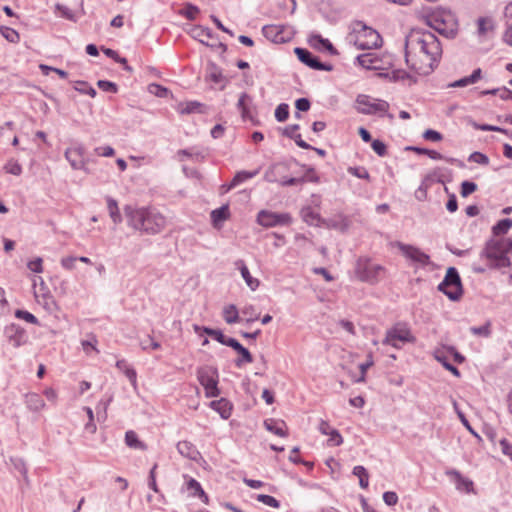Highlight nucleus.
Segmentation results:
<instances>
[{
	"label": "nucleus",
	"instance_id": "f257e3e1",
	"mask_svg": "<svg viewBox=\"0 0 512 512\" xmlns=\"http://www.w3.org/2000/svg\"><path fill=\"white\" fill-rule=\"evenodd\" d=\"M441 55V44L430 31L414 29L407 35L405 61L415 73L430 74L438 64Z\"/></svg>",
	"mask_w": 512,
	"mask_h": 512
},
{
	"label": "nucleus",
	"instance_id": "f03ea898",
	"mask_svg": "<svg viewBox=\"0 0 512 512\" xmlns=\"http://www.w3.org/2000/svg\"><path fill=\"white\" fill-rule=\"evenodd\" d=\"M124 213L127 225L142 234L155 235L161 233L169 224V219L154 206H125Z\"/></svg>",
	"mask_w": 512,
	"mask_h": 512
},
{
	"label": "nucleus",
	"instance_id": "7ed1b4c3",
	"mask_svg": "<svg viewBox=\"0 0 512 512\" xmlns=\"http://www.w3.org/2000/svg\"><path fill=\"white\" fill-rule=\"evenodd\" d=\"M426 24L445 37L452 38L457 34L458 22L450 11L436 9L426 16Z\"/></svg>",
	"mask_w": 512,
	"mask_h": 512
},
{
	"label": "nucleus",
	"instance_id": "20e7f679",
	"mask_svg": "<svg viewBox=\"0 0 512 512\" xmlns=\"http://www.w3.org/2000/svg\"><path fill=\"white\" fill-rule=\"evenodd\" d=\"M348 39L350 43H353L358 49L362 50L377 49L382 44L380 34L362 23H356L353 26Z\"/></svg>",
	"mask_w": 512,
	"mask_h": 512
},
{
	"label": "nucleus",
	"instance_id": "39448f33",
	"mask_svg": "<svg viewBox=\"0 0 512 512\" xmlns=\"http://www.w3.org/2000/svg\"><path fill=\"white\" fill-rule=\"evenodd\" d=\"M384 272L385 268L382 265L374 263L368 258H359L357 260L355 274L363 282L376 283Z\"/></svg>",
	"mask_w": 512,
	"mask_h": 512
},
{
	"label": "nucleus",
	"instance_id": "423d86ee",
	"mask_svg": "<svg viewBox=\"0 0 512 512\" xmlns=\"http://www.w3.org/2000/svg\"><path fill=\"white\" fill-rule=\"evenodd\" d=\"M197 379L205 390L207 398L217 397L220 394L218 388L219 374L216 368L204 366L197 370Z\"/></svg>",
	"mask_w": 512,
	"mask_h": 512
},
{
	"label": "nucleus",
	"instance_id": "0eeeda50",
	"mask_svg": "<svg viewBox=\"0 0 512 512\" xmlns=\"http://www.w3.org/2000/svg\"><path fill=\"white\" fill-rule=\"evenodd\" d=\"M416 338L405 324H397L386 332L383 344L401 348L406 343H414Z\"/></svg>",
	"mask_w": 512,
	"mask_h": 512
},
{
	"label": "nucleus",
	"instance_id": "6e6552de",
	"mask_svg": "<svg viewBox=\"0 0 512 512\" xmlns=\"http://www.w3.org/2000/svg\"><path fill=\"white\" fill-rule=\"evenodd\" d=\"M439 290L453 301L461 298L463 289L460 276L455 268L451 267L447 270L444 280L439 285Z\"/></svg>",
	"mask_w": 512,
	"mask_h": 512
},
{
	"label": "nucleus",
	"instance_id": "1a4fd4ad",
	"mask_svg": "<svg viewBox=\"0 0 512 512\" xmlns=\"http://www.w3.org/2000/svg\"><path fill=\"white\" fill-rule=\"evenodd\" d=\"M481 257L489 261V268L509 267L511 264L510 259L502 252L498 240L488 242Z\"/></svg>",
	"mask_w": 512,
	"mask_h": 512
},
{
	"label": "nucleus",
	"instance_id": "9d476101",
	"mask_svg": "<svg viewBox=\"0 0 512 512\" xmlns=\"http://www.w3.org/2000/svg\"><path fill=\"white\" fill-rule=\"evenodd\" d=\"M392 246L397 248L414 265L424 267L430 263V256L416 246L404 244L400 241L392 243Z\"/></svg>",
	"mask_w": 512,
	"mask_h": 512
},
{
	"label": "nucleus",
	"instance_id": "9b49d317",
	"mask_svg": "<svg viewBox=\"0 0 512 512\" xmlns=\"http://www.w3.org/2000/svg\"><path fill=\"white\" fill-rule=\"evenodd\" d=\"M262 32L268 40L277 44L289 42L294 37V30L289 25H266L263 27Z\"/></svg>",
	"mask_w": 512,
	"mask_h": 512
},
{
	"label": "nucleus",
	"instance_id": "f8f14e48",
	"mask_svg": "<svg viewBox=\"0 0 512 512\" xmlns=\"http://www.w3.org/2000/svg\"><path fill=\"white\" fill-rule=\"evenodd\" d=\"M357 110L362 114L387 113L389 103L384 100L374 99L367 95H359L356 99Z\"/></svg>",
	"mask_w": 512,
	"mask_h": 512
},
{
	"label": "nucleus",
	"instance_id": "ddd939ff",
	"mask_svg": "<svg viewBox=\"0 0 512 512\" xmlns=\"http://www.w3.org/2000/svg\"><path fill=\"white\" fill-rule=\"evenodd\" d=\"M290 222L291 216L287 213H275L268 210H261L257 215V223L265 228L288 225Z\"/></svg>",
	"mask_w": 512,
	"mask_h": 512
},
{
	"label": "nucleus",
	"instance_id": "4468645a",
	"mask_svg": "<svg viewBox=\"0 0 512 512\" xmlns=\"http://www.w3.org/2000/svg\"><path fill=\"white\" fill-rule=\"evenodd\" d=\"M237 108L240 111L241 117L244 121H250L253 124L257 123L256 109L253 105L251 96L246 93L241 94L238 99Z\"/></svg>",
	"mask_w": 512,
	"mask_h": 512
},
{
	"label": "nucleus",
	"instance_id": "2eb2a0df",
	"mask_svg": "<svg viewBox=\"0 0 512 512\" xmlns=\"http://www.w3.org/2000/svg\"><path fill=\"white\" fill-rule=\"evenodd\" d=\"M65 157L76 170H84L86 168V160L84 157V148L80 145L70 147L65 152Z\"/></svg>",
	"mask_w": 512,
	"mask_h": 512
},
{
	"label": "nucleus",
	"instance_id": "dca6fc26",
	"mask_svg": "<svg viewBox=\"0 0 512 512\" xmlns=\"http://www.w3.org/2000/svg\"><path fill=\"white\" fill-rule=\"evenodd\" d=\"M5 335L13 347H19L26 342L24 329L16 324H11L5 328Z\"/></svg>",
	"mask_w": 512,
	"mask_h": 512
},
{
	"label": "nucleus",
	"instance_id": "f3484780",
	"mask_svg": "<svg viewBox=\"0 0 512 512\" xmlns=\"http://www.w3.org/2000/svg\"><path fill=\"white\" fill-rule=\"evenodd\" d=\"M321 434L328 436V445L339 446L343 442L340 433L333 428L327 421L321 420L318 427Z\"/></svg>",
	"mask_w": 512,
	"mask_h": 512
},
{
	"label": "nucleus",
	"instance_id": "a211bd4d",
	"mask_svg": "<svg viewBox=\"0 0 512 512\" xmlns=\"http://www.w3.org/2000/svg\"><path fill=\"white\" fill-rule=\"evenodd\" d=\"M357 62L360 66L371 70H381L383 67V60L376 53H365L357 57Z\"/></svg>",
	"mask_w": 512,
	"mask_h": 512
},
{
	"label": "nucleus",
	"instance_id": "6ab92c4d",
	"mask_svg": "<svg viewBox=\"0 0 512 512\" xmlns=\"http://www.w3.org/2000/svg\"><path fill=\"white\" fill-rule=\"evenodd\" d=\"M446 475L455 483L456 488L460 491L470 493L473 491V482L462 476V474L454 469L448 470Z\"/></svg>",
	"mask_w": 512,
	"mask_h": 512
},
{
	"label": "nucleus",
	"instance_id": "aec40b11",
	"mask_svg": "<svg viewBox=\"0 0 512 512\" xmlns=\"http://www.w3.org/2000/svg\"><path fill=\"white\" fill-rule=\"evenodd\" d=\"M184 485L189 496L199 497L204 503H208V496L201 487V484L192 477L184 476Z\"/></svg>",
	"mask_w": 512,
	"mask_h": 512
},
{
	"label": "nucleus",
	"instance_id": "412c9836",
	"mask_svg": "<svg viewBox=\"0 0 512 512\" xmlns=\"http://www.w3.org/2000/svg\"><path fill=\"white\" fill-rule=\"evenodd\" d=\"M295 54L297 55L298 59L305 63L307 66L316 69V70H325L326 67L324 64H322L316 57L312 55L311 52L304 48H295L294 50Z\"/></svg>",
	"mask_w": 512,
	"mask_h": 512
},
{
	"label": "nucleus",
	"instance_id": "4be33fe9",
	"mask_svg": "<svg viewBox=\"0 0 512 512\" xmlns=\"http://www.w3.org/2000/svg\"><path fill=\"white\" fill-rule=\"evenodd\" d=\"M24 402L28 410L32 412H41L45 409L46 403L42 396L35 392L26 393Z\"/></svg>",
	"mask_w": 512,
	"mask_h": 512
},
{
	"label": "nucleus",
	"instance_id": "5701e85b",
	"mask_svg": "<svg viewBox=\"0 0 512 512\" xmlns=\"http://www.w3.org/2000/svg\"><path fill=\"white\" fill-rule=\"evenodd\" d=\"M264 427L271 433L279 437L288 436V428L285 421L280 419L269 418L264 421Z\"/></svg>",
	"mask_w": 512,
	"mask_h": 512
},
{
	"label": "nucleus",
	"instance_id": "b1692460",
	"mask_svg": "<svg viewBox=\"0 0 512 512\" xmlns=\"http://www.w3.org/2000/svg\"><path fill=\"white\" fill-rule=\"evenodd\" d=\"M236 268L240 271L245 283L247 286L252 290L255 291L259 285L260 281L257 278L252 277L250 274V271L248 267L246 266L245 262L243 260H237L235 262Z\"/></svg>",
	"mask_w": 512,
	"mask_h": 512
},
{
	"label": "nucleus",
	"instance_id": "393cba45",
	"mask_svg": "<svg viewBox=\"0 0 512 512\" xmlns=\"http://www.w3.org/2000/svg\"><path fill=\"white\" fill-rule=\"evenodd\" d=\"M230 218V210L228 205L215 209L211 212V220L213 226L220 229L223 223Z\"/></svg>",
	"mask_w": 512,
	"mask_h": 512
},
{
	"label": "nucleus",
	"instance_id": "a878e982",
	"mask_svg": "<svg viewBox=\"0 0 512 512\" xmlns=\"http://www.w3.org/2000/svg\"><path fill=\"white\" fill-rule=\"evenodd\" d=\"M210 407L218 412L223 419H228L232 414V404L225 398L212 401Z\"/></svg>",
	"mask_w": 512,
	"mask_h": 512
},
{
	"label": "nucleus",
	"instance_id": "bb28decb",
	"mask_svg": "<svg viewBox=\"0 0 512 512\" xmlns=\"http://www.w3.org/2000/svg\"><path fill=\"white\" fill-rule=\"evenodd\" d=\"M116 367L128 378L133 388L137 389L136 370L125 359L118 360Z\"/></svg>",
	"mask_w": 512,
	"mask_h": 512
},
{
	"label": "nucleus",
	"instance_id": "cd10ccee",
	"mask_svg": "<svg viewBox=\"0 0 512 512\" xmlns=\"http://www.w3.org/2000/svg\"><path fill=\"white\" fill-rule=\"evenodd\" d=\"M506 32L504 34V40L507 44L512 46V2L506 5L504 10Z\"/></svg>",
	"mask_w": 512,
	"mask_h": 512
},
{
	"label": "nucleus",
	"instance_id": "c85d7f7f",
	"mask_svg": "<svg viewBox=\"0 0 512 512\" xmlns=\"http://www.w3.org/2000/svg\"><path fill=\"white\" fill-rule=\"evenodd\" d=\"M258 173H259V170L237 172L236 175L233 177L232 181L230 182L227 190H230V189L240 185L241 183L255 177L256 175H258Z\"/></svg>",
	"mask_w": 512,
	"mask_h": 512
},
{
	"label": "nucleus",
	"instance_id": "c756f323",
	"mask_svg": "<svg viewBox=\"0 0 512 512\" xmlns=\"http://www.w3.org/2000/svg\"><path fill=\"white\" fill-rule=\"evenodd\" d=\"M125 443L128 447L137 450H146L147 446L144 442L140 441L136 432L130 430L125 434Z\"/></svg>",
	"mask_w": 512,
	"mask_h": 512
},
{
	"label": "nucleus",
	"instance_id": "7c9ffc66",
	"mask_svg": "<svg viewBox=\"0 0 512 512\" xmlns=\"http://www.w3.org/2000/svg\"><path fill=\"white\" fill-rule=\"evenodd\" d=\"M106 201H107V209H108L109 215H110L113 223L119 224L122 221V217L120 214V210H119L117 201L110 197H107Z\"/></svg>",
	"mask_w": 512,
	"mask_h": 512
},
{
	"label": "nucleus",
	"instance_id": "2f4dec72",
	"mask_svg": "<svg viewBox=\"0 0 512 512\" xmlns=\"http://www.w3.org/2000/svg\"><path fill=\"white\" fill-rule=\"evenodd\" d=\"M177 450L181 455L191 459H194L197 454V450L195 449L194 445L188 441L178 442Z\"/></svg>",
	"mask_w": 512,
	"mask_h": 512
},
{
	"label": "nucleus",
	"instance_id": "473e14b6",
	"mask_svg": "<svg viewBox=\"0 0 512 512\" xmlns=\"http://www.w3.org/2000/svg\"><path fill=\"white\" fill-rule=\"evenodd\" d=\"M481 78V69L478 68L474 70V72L467 77H464L458 81H455L453 84H451L452 87H464L470 84L476 83Z\"/></svg>",
	"mask_w": 512,
	"mask_h": 512
},
{
	"label": "nucleus",
	"instance_id": "72a5a7b5",
	"mask_svg": "<svg viewBox=\"0 0 512 512\" xmlns=\"http://www.w3.org/2000/svg\"><path fill=\"white\" fill-rule=\"evenodd\" d=\"M481 78V69L478 68L474 70V72L467 77H464L458 81H455L453 84H451L452 87H464L470 84L476 83Z\"/></svg>",
	"mask_w": 512,
	"mask_h": 512
},
{
	"label": "nucleus",
	"instance_id": "f704fd0d",
	"mask_svg": "<svg viewBox=\"0 0 512 512\" xmlns=\"http://www.w3.org/2000/svg\"><path fill=\"white\" fill-rule=\"evenodd\" d=\"M190 35L201 43H206L211 38L210 31L202 26H194L190 30Z\"/></svg>",
	"mask_w": 512,
	"mask_h": 512
},
{
	"label": "nucleus",
	"instance_id": "c9c22d12",
	"mask_svg": "<svg viewBox=\"0 0 512 512\" xmlns=\"http://www.w3.org/2000/svg\"><path fill=\"white\" fill-rule=\"evenodd\" d=\"M223 318L228 324L239 321V311L235 305H227L223 308Z\"/></svg>",
	"mask_w": 512,
	"mask_h": 512
},
{
	"label": "nucleus",
	"instance_id": "e433bc0d",
	"mask_svg": "<svg viewBox=\"0 0 512 512\" xmlns=\"http://www.w3.org/2000/svg\"><path fill=\"white\" fill-rule=\"evenodd\" d=\"M353 474L358 477L359 485L361 488L366 489L369 485V475L367 470L363 466H355L353 468Z\"/></svg>",
	"mask_w": 512,
	"mask_h": 512
},
{
	"label": "nucleus",
	"instance_id": "4c0bfd02",
	"mask_svg": "<svg viewBox=\"0 0 512 512\" xmlns=\"http://www.w3.org/2000/svg\"><path fill=\"white\" fill-rule=\"evenodd\" d=\"M241 313L247 322H253L259 319L260 313L257 311L256 307L252 304L245 305Z\"/></svg>",
	"mask_w": 512,
	"mask_h": 512
},
{
	"label": "nucleus",
	"instance_id": "58836bf2",
	"mask_svg": "<svg viewBox=\"0 0 512 512\" xmlns=\"http://www.w3.org/2000/svg\"><path fill=\"white\" fill-rule=\"evenodd\" d=\"M4 171L8 174H12L15 176H19L22 173V166L20 163L15 159H9L4 167Z\"/></svg>",
	"mask_w": 512,
	"mask_h": 512
},
{
	"label": "nucleus",
	"instance_id": "ea45409f",
	"mask_svg": "<svg viewBox=\"0 0 512 512\" xmlns=\"http://www.w3.org/2000/svg\"><path fill=\"white\" fill-rule=\"evenodd\" d=\"M512 228V220L511 219H503L500 220L494 227L493 233L495 235H501L508 232V230Z\"/></svg>",
	"mask_w": 512,
	"mask_h": 512
},
{
	"label": "nucleus",
	"instance_id": "a19ab883",
	"mask_svg": "<svg viewBox=\"0 0 512 512\" xmlns=\"http://www.w3.org/2000/svg\"><path fill=\"white\" fill-rule=\"evenodd\" d=\"M494 28L493 21L490 18H480L478 20V32L481 35H485L491 32Z\"/></svg>",
	"mask_w": 512,
	"mask_h": 512
},
{
	"label": "nucleus",
	"instance_id": "79ce46f5",
	"mask_svg": "<svg viewBox=\"0 0 512 512\" xmlns=\"http://www.w3.org/2000/svg\"><path fill=\"white\" fill-rule=\"evenodd\" d=\"M289 117V106L287 104H280L277 106L275 110V118L279 122H284Z\"/></svg>",
	"mask_w": 512,
	"mask_h": 512
},
{
	"label": "nucleus",
	"instance_id": "37998d69",
	"mask_svg": "<svg viewBox=\"0 0 512 512\" xmlns=\"http://www.w3.org/2000/svg\"><path fill=\"white\" fill-rule=\"evenodd\" d=\"M256 499L259 502L263 503L264 505H267L272 508H279V506H280L279 501L270 495L259 494V495H257Z\"/></svg>",
	"mask_w": 512,
	"mask_h": 512
},
{
	"label": "nucleus",
	"instance_id": "c03bdc74",
	"mask_svg": "<svg viewBox=\"0 0 512 512\" xmlns=\"http://www.w3.org/2000/svg\"><path fill=\"white\" fill-rule=\"evenodd\" d=\"M241 358L236 361V366L240 367L243 363H252L253 357L248 349H246L244 346L240 348L238 351Z\"/></svg>",
	"mask_w": 512,
	"mask_h": 512
},
{
	"label": "nucleus",
	"instance_id": "a18cd8bd",
	"mask_svg": "<svg viewBox=\"0 0 512 512\" xmlns=\"http://www.w3.org/2000/svg\"><path fill=\"white\" fill-rule=\"evenodd\" d=\"M416 153L418 154H423V155H426L428 156L429 158L433 159V160H441L443 159V156L441 153L435 151V150H430V149H426V148H412Z\"/></svg>",
	"mask_w": 512,
	"mask_h": 512
},
{
	"label": "nucleus",
	"instance_id": "49530a36",
	"mask_svg": "<svg viewBox=\"0 0 512 512\" xmlns=\"http://www.w3.org/2000/svg\"><path fill=\"white\" fill-rule=\"evenodd\" d=\"M477 189V185L474 182L464 181L461 184L460 194L462 197H467L470 194L474 193Z\"/></svg>",
	"mask_w": 512,
	"mask_h": 512
},
{
	"label": "nucleus",
	"instance_id": "de8ad7c7",
	"mask_svg": "<svg viewBox=\"0 0 512 512\" xmlns=\"http://www.w3.org/2000/svg\"><path fill=\"white\" fill-rule=\"evenodd\" d=\"M2 35L4 38H6L11 43H17L20 39V36L16 30L13 28H4L2 30Z\"/></svg>",
	"mask_w": 512,
	"mask_h": 512
},
{
	"label": "nucleus",
	"instance_id": "09e8293b",
	"mask_svg": "<svg viewBox=\"0 0 512 512\" xmlns=\"http://www.w3.org/2000/svg\"><path fill=\"white\" fill-rule=\"evenodd\" d=\"M373 364L374 362L372 356L369 355L368 360L359 366L361 375L358 379L355 380V382H364L366 379V372L371 366H373Z\"/></svg>",
	"mask_w": 512,
	"mask_h": 512
},
{
	"label": "nucleus",
	"instance_id": "8fccbe9b",
	"mask_svg": "<svg viewBox=\"0 0 512 512\" xmlns=\"http://www.w3.org/2000/svg\"><path fill=\"white\" fill-rule=\"evenodd\" d=\"M469 161L477 163V164H481V165H488L489 164V158L485 154H483L481 152H473L469 156Z\"/></svg>",
	"mask_w": 512,
	"mask_h": 512
},
{
	"label": "nucleus",
	"instance_id": "3c124183",
	"mask_svg": "<svg viewBox=\"0 0 512 512\" xmlns=\"http://www.w3.org/2000/svg\"><path fill=\"white\" fill-rule=\"evenodd\" d=\"M470 331L477 336L488 337L491 333L490 322L485 323L480 327H472Z\"/></svg>",
	"mask_w": 512,
	"mask_h": 512
},
{
	"label": "nucleus",
	"instance_id": "603ef678",
	"mask_svg": "<svg viewBox=\"0 0 512 512\" xmlns=\"http://www.w3.org/2000/svg\"><path fill=\"white\" fill-rule=\"evenodd\" d=\"M348 173L361 179H369L370 177L368 171L364 167H349Z\"/></svg>",
	"mask_w": 512,
	"mask_h": 512
},
{
	"label": "nucleus",
	"instance_id": "864d4df0",
	"mask_svg": "<svg viewBox=\"0 0 512 512\" xmlns=\"http://www.w3.org/2000/svg\"><path fill=\"white\" fill-rule=\"evenodd\" d=\"M423 138L428 141L439 142L443 139V136L436 130L428 129L423 133Z\"/></svg>",
	"mask_w": 512,
	"mask_h": 512
},
{
	"label": "nucleus",
	"instance_id": "5fc2aeb1",
	"mask_svg": "<svg viewBox=\"0 0 512 512\" xmlns=\"http://www.w3.org/2000/svg\"><path fill=\"white\" fill-rule=\"evenodd\" d=\"M78 261V258L77 257H74V256H66V257H63L60 261L61 263V266L65 269V270H73L76 266V262Z\"/></svg>",
	"mask_w": 512,
	"mask_h": 512
},
{
	"label": "nucleus",
	"instance_id": "6e6d98bb",
	"mask_svg": "<svg viewBox=\"0 0 512 512\" xmlns=\"http://www.w3.org/2000/svg\"><path fill=\"white\" fill-rule=\"evenodd\" d=\"M94 153L100 157H112L115 150L111 146H101L94 149Z\"/></svg>",
	"mask_w": 512,
	"mask_h": 512
},
{
	"label": "nucleus",
	"instance_id": "4d7b16f0",
	"mask_svg": "<svg viewBox=\"0 0 512 512\" xmlns=\"http://www.w3.org/2000/svg\"><path fill=\"white\" fill-rule=\"evenodd\" d=\"M371 147L374 150V152L379 156H385L387 153V147L386 145L380 141V140H374L371 143Z\"/></svg>",
	"mask_w": 512,
	"mask_h": 512
},
{
	"label": "nucleus",
	"instance_id": "13d9d810",
	"mask_svg": "<svg viewBox=\"0 0 512 512\" xmlns=\"http://www.w3.org/2000/svg\"><path fill=\"white\" fill-rule=\"evenodd\" d=\"M97 85L101 90L105 92L116 93L118 90L117 85L115 83L106 80H99L97 82Z\"/></svg>",
	"mask_w": 512,
	"mask_h": 512
},
{
	"label": "nucleus",
	"instance_id": "bf43d9fd",
	"mask_svg": "<svg viewBox=\"0 0 512 512\" xmlns=\"http://www.w3.org/2000/svg\"><path fill=\"white\" fill-rule=\"evenodd\" d=\"M27 266L32 272L41 273L43 271V260L40 257L35 258L29 261Z\"/></svg>",
	"mask_w": 512,
	"mask_h": 512
},
{
	"label": "nucleus",
	"instance_id": "052dcab7",
	"mask_svg": "<svg viewBox=\"0 0 512 512\" xmlns=\"http://www.w3.org/2000/svg\"><path fill=\"white\" fill-rule=\"evenodd\" d=\"M149 91L158 97H165L168 95L169 92L167 88L158 84H151L149 86Z\"/></svg>",
	"mask_w": 512,
	"mask_h": 512
},
{
	"label": "nucleus",
	"instance_id": "680f3d73",
	"mask_svg": "<svg viewBox=\"0 0 512 512\" xmlns=\"http://www.w3.org/2000/svg\"><path fill=\"white\" fill-rule=\"evenodd\" d=\"M16 317L20 318V319H23L29 323H32V324H36L38 321H37V318L31 314L30 312L28 311H23V310H17L16 311Z\"/></svg>",
	"mask_w": 512,
	"mask_h": 512
},
{
	"label": "nucleus",
	"instance_id": "e2e57ef3",
	"mask_svg": "<svg viewBox=\"0 0 512 512\" xmlns=\"http://www.w3.org/2000/svg\"><path fill=\"white\" fill-rule=\"evenodd\" d=\"M198 14L199 9L193 5H187L183 10V15L189 20H194Z\"/></svg>",
	"mask_w": 512,
	"mask_h": 512
},
{
	"label": "nucleus",
	"instance_id": "0e129e2a",
	"mask_svg": "<svg viewBox=\"0 0 512 512\" xmlns=\"http://www.w3.org/2000/svg\"><path fill=\"white\" fill-rule=\"evenodd\" d=\"M499 446L502 453L512 460V444L507 439H501L499 441Z\"/></svg>",
	"mask_w": 512,
	"mask_h": 512
},
{
	"label": "nucleus",
	"instance_id": "69168bd1",
	"mask_svg": "<svg viewBox=\"0 0 512 512\" xmlns=\"http://www.w3.org/2000/svg\"><path fill=\"white\" fill-rule=\"evenodd\" d=\"M498 242H499L500 248L502 249V252L504 253L505 256H507V254L512 251V239L511 238H503V239H499Z\"/></svg>",
	"mask_w": 512,
	"mask_h": 512
},
{
	"label": "nucleus",
	"instance_id": "338daca9",
	"mask_svg": "<svg viewBox=\"0 0 512 512\" xmlns=\"http://www.w3.org/2000/svg\"><path fill=\"white\" fill-rule=\"evenodd\" d=\"M383 500L387 505L394 506L398 502V496L395 492L388 491L383 494Z\"/></svg>",
	"mask_w": 512,
	"mask_h": 512
},
{
	"label": "nucleus",
	"instance_id": "774afa93",
	"mask_svg": "<svg viewBox=\"0 0 512 512\" xmlns=\"http://www.w3.org/2000/svg\"><path fill=\"white\" fill-rule=\"evenodd\" d=\"M295 106L299 111H307L310 108V102L306 98L296 100Z\"/></svg>",
	"mask_w": 512,
	"mask_h": 512
}]
</instances>
